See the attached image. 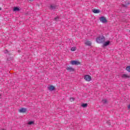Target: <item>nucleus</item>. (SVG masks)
I'll use <instances>...</instances> for the list:
<instances>
[{"instance_id": "1", "label": "nucleus", "mask_w": 130, "mask_h": 130, "mask_svg": "<svg viewBox=\"0 0 130 130\" xmlns=\"http://www.w3.org/2000/svg\"><path fill=\"white\" fill-rule=\"evenodd\" d=\"M96 42L99 44H102L105 42V37L104 36H100L96 38Z\"/></svg>"}, {"instance_id": "2", "label": "nucleus", "mask_w": 130, "mask_h": 130, "mask_svg": "<svg viewBox=\"0 0 130 130\" xmlns=\"http://www.w3.org/2000/svg\"><path fill=\"white\" fill-rule=\"evenodd\" d=\"M100 20L102 23H107V19L104 16H102L100 18Z\"/></svg>"}, {"instance_id": "3", "label": "nucleus", "mask_w": 130, "mask_h": 130, "mask_svg": "<svg viewBox=\"0 0 130 130\" xmlns=\"http://www.w3.org/2000/svg\"><path fill=\"white\" fill-rule=\"evenodd\" d=\"M84 80L87 81V82H90L92 80V78L90 75H86L84 76Z\"/></svg>"}, {"instance_id": "4", "label": "nucleus", "mask_w": 130, "mask_h": 130, "mask_svg": "<svg viewBox=\"0 0 130 130\" xmlns=\"http://www.w3.org/2000/svg\"><path fill=\"white\" fill-rule=\"evenodd\" d=\"M130 76L128 75L127 74H123L121 75V78L122 79H128L129 78Z\"/></svg>"}, {"instance_id": "5", "label": "nucleus", "mask_w": 130, "mask_h": 130, "mask_svg": "<svg viewBox=\"0 0 130 130\" xmlns=\"http://www.w3.org/2000/svg\"><path fill=\"white\" fill-rule=\"evenodd\" d=\"M19 112L20 113H25V112H27V109L24 108H21L19 110Z\"/></svg>"}, {"instance_id": "6", "label": "nucleus", "mask_w": 130, "mask_h": 130, "mask_svg": "<svg viewBox=\"0 0 130 130\" xmlns=\"http://www.w3.org/2000/svg\"><path fill=\"white\" fill-rule=\"evenodd\" d=\"M71 64L72 65H75L77 66L78 64H80V62L79 61H77V60H72L71 61Z\"/></svg>"}, {"instance_id": "7", "label": "nucleus", "mask_w": 130, "mask_h": 130, "mask_svg": "<svg viewBox=\"0 0 130 130\" xmlns=\"http://www.w3.org/2000/svg\"><path fill=\"white\" fill-rule=\"evenodd\" d=\"M66 70L70 72H75V69L72 67H67Z\"/></svg>"}, {"instance_id": "8", "label": "nucleus", "mask_w": 130, "mask_h": 130, "mask_svg": "<svg viewBox=\"0 0 130 130\" xmlns=\"http://www.w3.org/2000/svg\"><path fill=\"white\" fill-rule=\"evenodd\" d=\"M92 12L94 14H99L100 13V10L96 9H92Z\"/></svg>"}, {"instance_id": "9", "label": "nucleus", "mask_w": 130, "mask_h": 130, "mask_svg": "<svg viewBox=\"0 0 130 130\" xmlns=\"http://www.w3.org/2000/svg\"><path fill=\"white\" fill-rule=\"evenodd\" d=\"M110 43V41H108L107 42H104L103 43V46H104V47L108 46V45H109Z\"/></svg>"}, {"instance_id": "10", "label": "nucleus", "mask_w": 130, "mask_h": 130, "mask_svg": "<svg viewBox=\"0 0 130 130\" xmlns=\"http://www.w3.org/2000/svg\"><path fill=\"white\" fill-rule=\"evenodd\" d=\"M50 9V10H55V9H56V5H51Z\"/></svg>"}, {"instance_id": "11", "label": "nucleus", "mask_w": 130, "mask_h": 130, "mask_svg": "<svg viewBox=\"0 0 130 130\" xmlns=\"http://www.w3.org/2000/svg\"><path fill=\"white\" fill-rule=\"evenodd\" d=\"M55 87L54 86H53V85H51L49 87V90L50 91H54V90H55Z\"/></svg>"}, {"instance_id": "12", "label": "nucleus", "mask_w": 130, "mask_h": 130, "mask_svg": "<svg viewBox=\"0 0 130 130\" xmlns=\"http://www.w3.org/2000/svg\"><path fill=\"white\" fill-rule=\"evenodd\" d=\"M19 11H20V8L17 7H14L13 10V12H19Z\"/></svg>"}, {"instance_id": "13", "label": "nucleus", "mask_w": 130, "mask_h": 130, "mask_svg": "<svg viewBox=\"0 0 130 130\" xmlns=\"http://www.w3.org/2000/svg\"><path fill=\"white\" fill-rule=\"evenodd\" d=\"M102 103H103V104H107L108 101H107V100L104 99V100H103L102 101Z\"/></svg>"}, {"instance_id": "14", "label": "nucleus", "mask_w": 130, "mask_h": 130, "mask_svg": "<svg viewBox=\"0 0 130 130\" xmlns=\"http://www.w3.org/2000/svg\"><path fill=\"white\" fill-rule=\"evenodd\" d=\"M71 51H76L77 50V48L76 47H73L71 49Z\"/></svg>"}, {"instance_id": "15", "label": "nucleus", "mask_w": 130, "mask_h": 130, "mask_svg": "<svg viewBox=\"0 0 130 130\" xmlns=\"http://www.w3.org/2000/svg\"><path fill=\"white\" fill-rule=\"evenodd\" d=\"M86 45H88V46H91V42L87 41L85 43Z\"/></svg>"}, {"instance_id": "16", "label": "nucleus", "mask_w": 130, "mask_h": 130, "mask_svg": "<svg viewBox=\"0 0 130 130\" xmlns=\"http://www.w3.org/2000/svg\"><path fill=\"white\" fill-rule=\"evenodd\" d=\"M81 106L83 108L87 107V106H88V104H82Z\"/></svg>"}, {"instance_id": "17", "label": "nucleus", "mask_w": 130, "mask_h": 130, "mask_svg": "<svg viewBox=\"0 0 130 130\" xmlns=\"http://www.w3.org/2000/svg\"><path fill=\"white\" fill-rule=\"evenodd\" d=\"M28 124H29V125H31L32 124H34V121H30L29 122H28Z\"/></svg>"}, {"instance_id": "18", "label": "nucleus", "mask_w": 130, "mask_h": 130, "mask_svg": "<svg viewBox=\"0 0 130 130\" xmlns=\"http://www.w3.org/2000/svg\"><path fill=\"white\" fill-rule=\"evenodd\" d=\"M126 70L130 73V66H127V67H126Z\"/></svg>"}, {"instance_id": "19", "label": "nucleus", "mask_w": 130, "mask_h": 130, "mask_svg": "<svg viewBox=\"0 0 130 130\" xmlns=\"http://www.w3.org/2000/svg\"><path fill=\"white\" fill-rule=\"evenodd\" d=\"M75 98H70V101H71V102H73V101H75Z\"/></svg>"}, {"instance_id": "20", "label": "nucleus", "mask_w": 130, "mask_h": 130, "mask_svg": "<svg viewBox=\"0 0 130 130\" xmlns=\"http://www.w3.org/2000/svg\"><path fill=\"white\" fill-rule=\"evenodd\" d=\"M58 19H59V17H55V18L54 19V20L55 21H58Z\"/></svg>"}, {"instance_id": "21", "label": "nucleus", "mask_w": 130, "mask_h": 130, "mask_svg": "<svg viewBox=\"0 0 130 130\" xmlns=\"http://www.w3.org/2000/svg\"><path fill=\"white\" fill-rule=\"evenodd\" d=\"M128 5H129V3H127L126 5L123 4L122 5L123 7H126L127 6H128Z\"/></svg>"}, {"instance_id": "22", "label": "nucleus", "mask_w": 130, "mask_h": 130, "mask_svg": "<svg viewBox=\"0 0 130 130\" xmlns=\"http://www.w3.org/2000/svg\"><path fill=\"white\" fill-rule=\"evenodd\" d=\"M8 50H6V52H5V53H8Z\"/></svg>"}, {"instance_id": "23", "label": "nucleus", "mask_w": 130, "mask_h": 130, "mask_svg": "<svg viewBox=\"0 0 130 130\" xmlns=\"http://www.w3.org/2000/svg\"><path fill=\"white\" fill-rule=\"evenodd\" d=\"M128 108H130V104L128 106Z\"/></svg>"}, {"instance_id": "24", "label": "nucleus", "mask_w": 130, "mask_h": 130, "mask_svg": "<svg viewBox=\"0 0 130 130\" xmlns=\"http://www.w3.org/2000/svg\"><path fill=\"white\" fill-rule=\"evenodd\" d=\"M0 11H2V8H0Z\"/></svg>"}, {"instance_id": "25", "label": "nucleus", "mask_w": 130, "mask_h": 130, "mask_svg": "<svg viewBox=\"0 0 130 130\" xmlns=\"http://www.w3.org/2000/svg\"><path fill=\"white\" fill-rule=\"evenodd\" d=\"M2 96V94H0V97Z\"/></svg>"}]
</instances>
